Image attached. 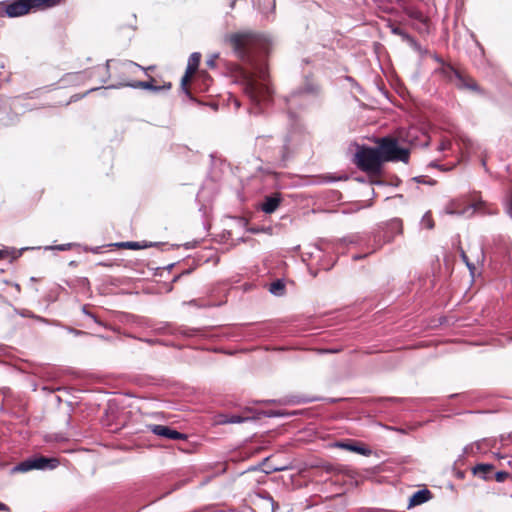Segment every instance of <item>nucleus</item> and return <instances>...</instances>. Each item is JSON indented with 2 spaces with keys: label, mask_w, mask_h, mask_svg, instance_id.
I'll use <instances>...</instances> for the list:
<instances>
[{
  "label": "nucleus",
  "mask_w": 512,
  "mask_h": 512,
  "mask_svg": "<svg viewBox=\"0 0 512 512\" xmlns=\"http://www.w3.org/2000/svg\"><path fill=\"white\" fill-rule=\"evenodd\" d=\"M493 469L494 466L492 464L481 463L477 464L472 471L475 476H478L483 480H488L491 478L490 473Z\"/></svg>",
  "instance_id": "13"
},
{
  "label": "nucleus",
  "mask_w": 512,
  "mask_h": 512,
  "mask_svg": "<svg viewBox=\"0 0 512 512\" xmlns=\"http://www.w3.org/2000/svg\"><path fill=\"white\" fill-rule=\"evenodd\" d=\"M414 17H415V18H417V19H420V20H422V19H423V16H422V14H420V13L415 14V16H414Z\"/></svg>",
  "instance_id": "37"
},
{
  "label": "nucleus",
  "mask_w": 512,
  "mask_h": 512,
  "mask_svg": "<svg viewBox=\"0 0 512 512\" xmlns=\"http://www.w3.org/2000/svg\"><path fill=\"white\" fill-rule=\"evenodd\" d=\"M0 511L10 512V508L6 504L0 502Z\"/></svg>",
  "instance_id": "35"
},
{
  "label": "nucleus",
  "mask_w": 512,
  "mask_h": 512,
  "mask_svg": "<svg viewBox=\"0 0 512 512\" xmlns=\"http://www.w3.org/2000/svg\"><path fill=\"white\" fill-rule=\"evenodd\" d=\"M509 477V473L505 471H498L495 473V480L497 482H504Z\"/></svg>",
  "instance_id": "24"
},
{
  "label": "nucleus",
  "mask_w": 512,
  "mask_h": 512,
  "mask_svg": "<svg viewBox=\"0 0 512 512\" xmlns=\"http://www.w3.org/2000/svg\"><path fill=\"white\" fill-rule=\"evenodd\" d=\"M451 147V141L449 139H444L438 145V151H445Z\"/></svg>",
  "instance_id": "25"
},
{
  "label": "nucleus",
  "mask_w": 512,
  "mask_h": 512,
  "mask_svg": "<svg viewBox=\"0 0 512 512\" xmlns=\"http://www.w3.org/2000/svg\"><path fill=\"white\" fill-rule=\"evenodd\" d=\"M225 42L231 46L236 57L250 67L243 72L245 93L256 104L268 102L272 93L268 68L264 62L255 59V54L268 53L271 46L270 38L246 30L225 36Z\"/></svg>",
  "instance_id": "1"
},
{
  "label": "nucleus",
  "mask_w": 512,
  "mask_h": 512,
  "mask_svg": "<svg viewBox=\"0 0 512 512\" xmlns=\"http://www.w3.org/2000/svg\"><path fill=\"white\" fill-rule=\"evenodd\" d=\"M190 78H191L190 76H188V75H185V74H184V76H183V77H182V79H181V88H182V90H183L186 94H188V93H189V91H188V89H187L186 85H187L188 81L190 80Z\"/></svg>",
  "instance_id": "27"
},
{
  "label": "nucleus",
  "mask_w": 512,
  "mask_h": 512,
  "mask_svg": "<svg viewBox=\"0 0 512 512\" xmlns=\"http://www.w3.org/2000/svg\"><path fill=\"white\" fill-rule=\"evenodd\" d=\"M383 162L401 161L407 163L409 160V150L398 145V141L393 138H382L379 143Z\"/></svg>",
  "instance_id": "4"
},
{
  "label": "nucleus",
  "mask_w": 512,
  "mask_h": 512,
  "mask_svg": "<svg viewBox=\"0 0 512 512\" xmlns=\"http://www.w3.org/2000/svg\"><path fill=\"white\" fill-rule=\"evenodd\" d=\"M119 65L121 66L122 69H125V70H131V68H137V69H141L143 71H147V70H152L154 68V66H149L147 68L133 62V61H130V60H126V61H123L121 63H119Z\"/></svg>",
  "instance_id": "16"
},
{
  "label": "nucleus",
  "mask_w": 512,
  "mask_h": 512,
  "mask_svg": "<svg viewBox=\"0 0 512 512\" xmlns=\"http://www.w3.org/2000/svg\"><path fill=\"white\" fill-rule=\"evenodd\" d=\"M280 202L281 197L279 194L268 196L261 204V210L266 214H271L278 208Z\"/></svg>",
  "instance_id": "10"
},
{
  "label": "nucleus",
  "mask_w": 512,
  "mask_h": 512,
  "mask_svg": "<svg viewBox=\"0 0 512 512\" xmlns=\"http://www.w3.org/2000/svg\"><path fill=\"white\" fill-rule=\"evenodd\" d=\"M505 208L507 214L512 218V191L508 193L505 199Z\"/></svg>",
  "instance_id": "19"
},
{
  "label": "nucleus",
  "mask_w": 512,
  "mask_h": 512,
  "mask_svg": "<svg viewBox=\"0 0 512 512\" xmlns=\"http://www.w3.org/2000/svg\"><path fill=\"white\" fill-rule=\"evenodd\" d=\"M250 417H243L240 415H225L222 414L219 416L217 422L219 424H240L252 420Z\"/></svg>",
  "instance_id": "14"
},
{
  "label": "nucleus",
  "mask_w": 512,
  "mask_h": 512,
  "mask_svg": "<svg viewBox=\"0 0 512 512\" xmlns=\"http://www.w3.org/2000/svg\"><path fill=\"white\" fill-rule=\"evenodd\" d=\"M59 465V460L57 458L44 457V456H36L27 458L12 468V473H26L32 470H54Z\"/></svg>",
  "instance_id": "3"
},
{
  "label": "nucleus",
  "mask_w": 512,
  "mask_h": 512,
  "mask_svg": "<svg viewBox=\"0 0 512 512\" xmlns=\"http://www.w3.org/2000/svg\"><path fill=\"white\" fill-rule=\"evenodd\" d=\"M234 4H235V0H231V5H230V6H231V8H233V7H234Z\"/></svg>",
  "instance_id": "40"
},
{
  "label": "nucleus",
  "mask_w": 512,
  "mask_h": 512,
  "mask_svg": "<svg viewBox=\"0 0 512 512\" xmlns=\"http://www.w3.org/2000/svg\"><path fill=\"white\" fill-rule=\"evenodd\" d=\"M90 251H92L93 253H98L99 252V247L90 249Z\"/></svg>",
  "instance_id": "39"
},
{
  "label": "nucleus",
  "mask_w": 512,
  "mask_h": 512,
  "mask_svg": "<svg viewBox=\"0 0 512 512\" xmlns=\"http://www.w3.org/2000/svg\"><path fill=\"white\" fill-rule=\"evenodd\" d=\"M444 210H445V212H446L447 214H451V215H454V214L462 215V214H464V211H462V210H461V211H458V210L455 208V202H453V201H452V202H450L449 204H447V205L445 206V209H444Z\"/></svg>",
  "instance_id": "18"
},
{
  "label": "nucleus",
  "mask_w": 512,
  "mask_h": 512,
  "mask_svg": "<svg viewBox=\"0 0 512 512\" xmlns=\"http://www.w3.org/2000/svg\"><path fill=\"white\" fill-rule=\"evenodd\" d=\"M335 447L348 450L351 452L358 453L363 456H369L371 454V450L365 446H359L353 443H347V442H336L334 444Z\"/></svg>",
  "instance_id": "11"
},
{
  "label": "nucleus",
  "mask_w": 512,
  "mask_h": 512,
  "mask_svg": "<svg viewBox=\"0 0 512 512\" xmlns=\"http://www.w3.org/2000/svg\"><path fill=\"white\" fill-rule=\"evenodd\" d=\"M442 73L450 81L459 88H467L473 91H479V86L476 82L465 78L458 70L452 66L447 65L442 68Z\"/></svg>",
  "instance_id": "5"
},
{
  "label": "nucleus",
  "mask_w": 512,
  "mask_h": 512,
  "mask_svg": "<svg viewBox=\"0 0 512 512\" xmlns=\"http://www.w3.org/2000/svg\"><path fill=\"white\" fill-rule=\"evenodd\" d=\"M460 255H461L463 262L466 264L467 268L469 269L470 273L473 274L474 270H475V265L469 261L468 256L466 255V253L463 250H461Z\"/></svg>",
  "instance_id": "20"
},
{
  "label": "nucleus",
  "mask_w": 512,
  "mask_h": 512,
  "mask_svg": "<svg viewBox=\"0 0 512 512\" xmlns=\"http://www.w3.org/2000/svg\"><path fill=\"white\" fill-rule=\"evenodd\" d=\"M432 499V493L429 489L423 488L414 492L408 502L407 508L410 509L415 506L422 505Z\"/></svg>",
  "instance_id": "9"
},
{
  "label": "nucleus",
  "mask_w": 512,
  "mask_h": 512,
  "mask_svg": "<svg viewBox=\"0 0 512 512\" xmlns=\"http://www.w3.org/2000/svg\"><path fill=\"white\" fill-rule=\"evenodd\" d=\"M3 257V251L0 250V259Z\"/></svg>",
  "instance_id": "42"
},
{
  "label": "nucleus",
  "mask_w": 512,
  "mask_h": 512,
  "mask_svg": "<svg viewBox=\"0 0 512 512\" xmlns=\"http://www.w3.org/2000/svg\"><path fill=\"white\" fill-rule=\"evenodd\" d=\"M360 258H361V256H358V255L353 256V259H355V260L360 259Z\"/></svg>",
  "instance_id": "41"
},
{
  "label": "nucleus",
  "mask_w": 512,
  "mask_h": 512,
  "mask_svg": "<svg viewBox=\"0 0 512 512\" xmlns=\"http://www.w3.org/2000/svg\"><path fill=\"white\" fill-rule=\"evenodd\" d=\"M266 499L271 503V512H275L278 509V504L273 500L271 496H267Z\"/></svg>",
  "instance_id": "30"
},
{
  "label": "nucleus",
  "mask_w": 512,
  "mask_h": 512,
  "mask_svg": "<svg viewBox=\"0 0 512 512\" xmlns=\"http://www.w3.org/2000/svg\"><path fill=\"white\" fill-rule=\"evenodd\" d=\"M391 32L393 34L401 36L403 38H408L409 37V35L403 29H401L400 27H397V26H392L391 27Z\"/></svg>",
  "instance_id": "23"
},
{
  "label": "nucleus",
  "mask_w": 512,
  "mask_h": 512,
  "mask_svg": "<svg viewBox=\"0 0 512 512\" xmlns=\"http://www.w3.org/2000/svg\"><path fill=\"white\" fill-rule=\"evenodd\" d=\"M318 92V87L308 82L304 88L293 91L287 98L286 102L289 110L296 106L299 99L307 100L309 97L315 96Z\"/></svg>",
  "instance_id": "6"
},
{
  "label": "nucleus",
  "mask_w": 512,
  "mask_h": 512,
  "mask_svg": "<svg viewBox=\"0 0 512 512\" xmlns=\"http://www.w3.org/2000/svg\"><path fill=\"white\" fill-rule=\"evenodd\" d=\"M113 245L116 246V247H119V248H126V249H131V250H139V249H144V248L155 246L156 243L146 242V241H142V242L126 241V242L114 243Z\"/></svg>",
  "instance_id": "12"
},
{
  "label": "nucleus",
  "mask_w": 512,
  "mask_h": 512,
  "mask_svg": "<svg viewBox=\"0 0 512 512\" xmlns=\"http://www.w3.org/2000/svg\"><path fill=\"white\" fill-rule=\"evenodd\" d=\"M413 180L416 181L417 183H423V184H429V185H433L435 183L434 180H431V179L426 180L425 176H417V177H414Z\"/></svg>",
  "instance_id": "26"
},
{
  "label": "nucleus",
  "mask_w": 512,
  "mask_h": 512,
  "mask_svg": "<svg viewBox=\"0 0 512 512\" xmlns=\"http://www.w3.org/2000/svg\"><path fill=\"white\" fill-rule=\"evenodd\" d=\"M82 312L87 315L88 317L92 318L96 323L98 324H101V322L98 321V319L96 318V316L92 313H90L88 310H87V307L86 306H83L82 307Z\"/></svg>",
  "instance_id": "29"
},
{
  "label": "nucleus",
  "mask_w": 512,
  "mask_h": 512,
  "mask_svg": "<svg viewBox=\"0 0 512 512\" xmlns=\"http://www.w3.org/2000/svg\"><path fill=\"white\" fill-rule=\"evenodd\" d=\"M218 58V54H214L212 55L207 61H206V64L210 67V68H214L216 66V59Z\"/></svg>",
  "instance_id": "28"
},
{
  "label": "nucleus",
  "mask_w": 512,
  "mask_h": 512,
  "mask_svg": "<svg viewBox=\"0 0 512 512\" xmlns=\"http://www.w3.org/2000/svg\"><path fill=\"white\" fill-rule=\"evenodd\" d=\"M267 417H278V416H282L283 414L282 413H279V412H268L265 414Z\"/></svg>",
  "instance_id": "34"
},
{
  "label": "nucleus",
  "mask_w": 512,
  "mask_h": 512,
  "mask_svg": "<svg viewBox=\"0 0 512 512\" xmlns=\"http://www.w3.org/2000/svg\"><path fill=\"white\" fill-rule=\"evenodd\" d=\"M73 244L71 243H67V244H61V245H56V246H48L46 247V250H52V249H55V250H59V251H65V250H68L72 247Z\"/></svg>",
  "instance_id": "22"
},
{
  "label": "nucleus",
  "mask_w": 512,
  "mask_h": 512,
  "mask_svg": "<svg viewBox=\"0 0 512 512\" xmlns=\"http://www.w3.org/2000/svg\"><path fill=\"white\" fill-rule=\"evenodd\" d=\"M196 71H197V68L187 65L185 75H188L191 77Z\"/></svg>",
  "instance_id": "32"
},
{
  "label": "nucleus",
  "mask_w": 512,
  "mask_h": 512,
  "mask_svg": "<svg viewBox=\"0 0 512 512\" xmlns=\"http://www.w3.org/2000/svg\"><path fill=\"white\" fill-rule=\"evenodd\" d=\"M269 291L271 294H273L275 296H282L285 291V284H284L283 280L278 279V280L272 282L270 285Z\"/></svg>",
  "instance_id": "15"
},
{
  "label": "nucleus",
  "mask_w": 512,
  "mask_h": 512,
  "mask_svg": "<svg viewBox=\"0 0 512 512\" xmlns=\"http://www.w3.org/2000/svg\"><path fill=\"white\" fill-rule=\"evenodd\" d=\"M421 223L423 226H425L428 229H432L434 226L433 220L429 213L424 214L422 217Z\"/></svg>",
  "instance_id": "21"
},
{
  "label": "nucleus",
  "mask_w": 512,
  "mask_h": 512,
  "mask_svg": "<svg viewBox=\"0 0 512 512\" xmlns=\"http://www.w3.org/2000/svg\"><path fill=\"white\" fill-rule=\"evenodd\" d=\"M429 165L437 168L440 167L435 161L431 162Z\"/></svg>",
  "instance_id": "38"
},
{
  "label": "nucleus",
  "mask_w": 512,
  "mask_h": 512,
  "mask_svg": "<svg viewBox=\"0 0 512 512\" xmlns=\"http://www.w3.org/2000/svg\"><path fill=\"white\" fill-rule=\"evenodd\" d=\"M153 79L151 78V81H133V82H120L116 85H111L108 88H121V87H131L134 89L141 88L146 90H151L153 92H160L162 90H169L171 88V83L164 84L163 86H155L152 83Z\"/></svg>",
  "instance_id": "7"
},
{
  "label": "nucleus",
  "mask_w": 512,
  "mask_h": 512,
  "mask_svg": "<svg viewBox=\"0 0 512 512\" xmlns=\"http://www.w3.org/2000/svg\"><path fill=\"white\" fill-rule=\"evenodd\" d=\"M110 62H111V61H110V60H108V61L106 62L105 67L103 68V69H105V70H106V72H108V70H109Z\"/></svg>",
  "instance_id": "36"
},
{
  "label": "nucleus",
  "mask_w": 512,
  "mask_h": 512,
  "mask_svg": "<svg viewBox=\"0 0 512 512\" xmlns=\"http://www.w3.org/2000/svg\"><path fill=\"white\" fill-rule=\"evenodd\" d=\"M355 158L358 168L368 173L380 171L383 162L379 147H359Z\"/></svg>",
  "instance_id": "2"
},
{
  "label": "nucleus",
  "mask_w": 512,
  "mask_h": 512,
  "mask_svg": "<svg viewBox=\"0 0 512 512\" xmlns=\"http://www.w3.org/2000/svg\"><path fill=\"white\" fill-rule=\"evenodd\" d=\"M148 430L159 437H163V438H167V439H172V440H186L187 439L186 434L180 433L177 430L172 429L166 425H160V424L148 425Z\"/></svg>",
  "instance_id": "8"
},
{
  "label": "nucleus",
  "mask_w": 512,
  "mask_h": 512,
  "mask_svg": "<svg viewBox=\"0 0 512 512\" xmlns=\"http://www.w3.org/2000/svg\"><path fill=\"white\" fill-rule=\"evenodd\" d=\"M287 150H288V146H287V143L285 142V143L283 144V146L281 147L282 159H283V160H286V159H287V157H288Z\"/></svg>",
  "instance_id": "31"
},
{
  "label": "nucleus",
  "mask_w": 512,
  "mask_h": 512,
  "mask_svg": "<svg viewBox=\"0 0 512 512\" xmlns=\"http://www.w3.org/2000/svg\"><path fill=\"white\" fill-rule=\"evenodd\" d=\"M201 60V54L199 52H193L188 59V66H192L198 69Z\"/></svg>",
  "instance_id": "17"
},
{
  "label": "nucleus",
  "mask_w": 512,
  "mask_h": 512,
  "mask_svg": "<svg viewBox=\"0 0 512 512\" xmlns=\"http://www.w3.org/2000/svg\"><path fill=\"white\" fill-rule=\"evenodd\" d=\"M265 140H266V137H265V136H259V137H257V139H256V144H257L258 146H261V145L265 142Z\"/></svg>",
  "instance_id": "33"
}]
</instances>
